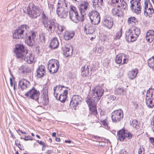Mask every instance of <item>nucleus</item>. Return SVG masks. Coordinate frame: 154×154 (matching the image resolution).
Here are the masks:
<instances>
[{"label":"nucleus","mask_w":154,"mask_h":154,"mask_svg":"<svg viewBox=\"0 0 154 154\" xmlns=\"http://www.w3.org/2000/svg\"><path fill=\"white\" fill-rule=\"evenodd\" d=\"M103 24L104 26L110 29L112 26L113 21L111 19L109 20L106 18L104 19L103 21Z\"/></svg>","instance_id":"cd10ccee"},{"label":"nucleus","mask_w":154,"mask_h":154,"mask_svg":"<svg viewBox=\"0 0 154 154\" xmlns=\"http://www.w3.org/2000/svg\"><path fill=\"white\" fill-rule=\"evenodd\" d=\"M14 51L16 58L21 59L24 58L25 54L27 53V50L25 48L24 46L20 44L15 45Z\"/></svg>","instance_id":"423d86ee"},{"label":"nucleus","mask_w":154,"mask_h":154,"mask_svg":"<svg viewBox=\"0 0 154 154\" xmlns=\"http://www.w3.org/2000/svg\"><path fill=\"white\" fill-rule=\"evenodd\" d=\"M125 93V91L122 88H118L115 91V93L116 95H124Z\"/></svg>","instance_id":"f704fd0d"},{"label":"nucleus","mask_w":154,"mask_h":154,"mask_svg":"<svg viewBox=\"0 0 154 154\" xmlns=\"http://www.w3.org/2000/svg\"><path fill=\"white\" fill-rule=\"evenodd\" d=\"M123 111L121 110H115L112 113V119L114 122L121 121L123 119Z\"/></svg>","instance_id":"f8f14e48"},{"label":"nucleus","mask_w":154,"mask_h":154,"mask_svg":"<svg viewBox=\"0 0 154 154\" xmlns=\"http://www.w3.org/2000/svg\"><path fill=\"white\" fill-rule=\"evenodd\" d=\"M112 12L113 15L117 17H120L123 14L122 10L116 7L112 9Z\"/></svg>","instance_id":"7c9ffc66"},{"label":"nucleus","mask_w":154,"mask_h":154,"mask_svg":"<svg viewBox=\"0 0 154 154\" xmlns=\"http://www.w3.org/2000/svg\"><path fill=\"white\" fill-rule=\"evenodd\" d=\"M111 5L117 8L122 7L124 9L127 7V3L123 0H111Z\"/></svg>","instance_id":"dca6fc26"},{"label":"nucleus","mask_w":154,"mask_h":154,"mask_svg":"<svg viewBox=\"0 0 154 154\" xmlns=\"http://www.w3.org/2000/svg\"><path fill=\"white\" fill-rule=\"evenodd\" d=\"M122 29H121L118 32L116 35L115 38L119 39L121 36L122 35Z\"/></svg>","instance_id":"8fccbe9b"},{"label":"nucleus","mask_w":154,"mask_h":154,"mask_svg":"<svg viewBox=\"0 0 154 154\" xmlns=\"http://www.w3.org/2000/svg\"><path fill=\"white\" fill-rule=\"evenodd\" d=\"M140 34V30L136 27H132L125 33L126 38L128 42H134L136 40Z\"/></svg>","instance_id":"20e7f679"},{"label":"nucleus","mask_w":154,"mask_h":154,"mask_svg":"<svg viewBox=\"0 0 154 154\" xmlns=\"http://www.w3.org/2000/svg\"><path fill=\"white\" fill-rule=\"evenodd\" d=\"M145 5L144 14L146 16L149 14H152L154 12V10L152 8V4L150 3L149 0H145Z\"/></svg>","instance_id":"4468645a"},{"label":"nucleus","mask_w":154,"mask_h":154,"mask_svg":"<svg viewBox=\"0 0 154 154\" xmlns=\"http://www.w3.org/2000/svg\"><path fill=\"white\" fill-rule=\"evenodd\" d=\"M147 62L149 66L154 71V56L149 59Z\"/></svg>","instance_id":"c9c22d12"},{"label":"nucleus","mask_w":154,"mask_h":154,"mask_svg":"<svg viewBox=\"0 0 154 154\" xmlns=\"http://www.w3.org/2000/svg\"><path fill=\"white\" fill-rule=\"evenodd\" d=\"M138 154H144V149L143 146L140 147L138 151Z\"/></svg>","instance_id":"603ef678"},{"label":"nucleus","mask_w":154,"mask_h":154,"mask_svg":"<svg viewBox=\"0 0 154 154\" xmlns=\"http://www.w3.org/2000/svg\"><path fill=\"white\" fill-rule=\"evenodd\" d=\"M26 12L29 16L33 18H36L39 16L41 14L39 8L32 3H30L26 9Z\"/></svg>","instance_id":"39448f33"},{"label":"nucleus","mask_w":154,"mask_h":154,"mask_svg":"<svg viewBox=\"0 0 154 154\" xmlns=\"http://www.w3.org/2000/svg\"><path fill=\"white\" fill-rule=\"evenodd\" d=\"M63 54L68 57L72 54V51L69 48L65 47L63 48Z\"/></svg>","instance_id":"473e14b6"},{"label":"nucleus","mask_w":154,"mask_h":154,"mask_svg":"<svg viewBox=\"0 0 154 154\" xmlns=\"http://www.w3.org/2000/svg\"><path fill=\"white\" fill-rule=\"evenodd\" d=\"M91 23L92 24H98L100 21V16L99 13L94 10L91 11L88 14Z\"/></svg>","instance_id":"1a4fd4ad"},{"label":"nucleus","mask_w":154,"mask_h":154,"mask_svg":"<svg viewBox=\"0 0 154 154\" xmlns=\"http://www.w3.org/2000/svg\"><path fill=\"white\" fill-rule=\"evenodd\" d=\"M146 103L149 108H152L154 106V98L152 97H146Z\"/></svg>","instance_id":"c85d7f7f"},{"label":"nucleus","mask_w":154,"mask_h":154,"mask_svg":"<svg viewBox=\"0 0 154 154\" xmlns=\"http://www.w3.org/2000/svg\"><path fill=\"white\" fill-rule=\"evenodd\" d=\"M45 34L43 32H42L39 34L40 39L41 42L43 43L45 42Z\"/></svg>","instance_id":"79ce46f5"},{"label":"nucleus","mask_w":154,"mask_h":154,"mask_svg":"<svg viewBox=\"0 0 154 154\" xmlns=\"http://www.w3.org/2000/svg\"><path fill=\"white\" fill-rule=\"evenodd\" d=\"M67 97H56V98L62 103H64Z\"/></svg>","instance_id":"a18cd8bd"},{"label":"nucleus","mask_w":154,"mask_h":154,"mask_svg":"<svg viewBox=\"0 0 154 154\" xmlns=\"http://www.w3.org/2000/svg\"><path fill=\"white\" fill-rule=\"evenodd\" d=\"M146 39L149 42H152L154 39V31L150 30L148 31L146 35Z\"/></svg>","instance_id":"393cba45"},{"label":"nucleus","mask_w":154,"mask_h":154,"mask_svg":"<svg viewBox=\"0 0 154 154\" xmlns=\"http://www.w3.org/2000/svg\"><path fill=\"white\" fill-rule=\"evenodd\" d=\"M10 85L11 86H12L13 85V81L12 79L11 78H10Z\"/></svg>","instance_id":"338daca9"},{"label":"nucleus","mask_w":154,"mask_h":154,"mask_svg":"<svg viewBox=\"0 0 154 154\" xmlns=\"http://www.w3.org/2000/svg\"><path fill=\"white\" fill-rule=\"evenodd\" d=\"M29 82L26 80L24 79L20 81L19 83V88H21L22 90L28 87Z\"/></svg>","instance_id":"bb28decb"},{"label":"nucleus","mask_w":154,"mask_h":154,"mask_svg":"<svg viewBox=\"0 0 154 154\" xmlns=\"http://www.w3.org/2000/svg\"><path fill=\"white\" fill-rule=\"evenodd\" d=\"M29 29V26L26 24L20 26L17 29L15 30L13 34L14 39L24 38L27 36Z\"/></svg>","instance_id":"f03ea898"},{"label":"nucleus","mask_w":154,"mask_h":154,"mask_svg":"<svg viewBox=\"0 0 154 154\" xmlns=\"http://www.w3.org/2000/svg\"><path fill=\"white\" fill-rule=\"evenodd\" d=\"M104 92V90L100 87H96L94 90L92 89L91 93L92 96H102Z\"/></svg>","instance_id":"aec40b11"},{"label":"nucleus","mask_w":154,"mask_h":154,"mask_svg":"<svg viewBox=\"0 0 154 154\" xmlns=\"http://www.w3.org/2000/svg\"><path fill=\"white\" fill-rule=\"evenodd\" d=\"M119 154H128V153L125 149H122L120 151Z\"/></svg>","instance_id":"13d9d810"},{"label":"nucleus","mask_w":154,"mask_h":154,"mask_svg":"<svg viewBox=\"0 0 154 154\" xmlns=\"http://www.w3.org/2000/svg\"><path fill=\"white\" fill-rule=\"evenodd\" d=\"M58 4L59 6L57 7V14L60 18H65L68 15L69 10L68 7L69 5L66 0H62L61 3L59 2Z\"/></svg>","instance_id":"7ed1b4c3"},{"label":"nucleus","mask_w":154,"mask_h":154,"mask_svg":"<svg viewBox=\"0 0 154 154\" xmlns=\"http://www.w3.org/2000/svg\"><path fill=\"white\" fill-rule=\"evenodd\" d=\"M138 70L137 69H133L130 71L128 73L129 78L131 80L133 79L136 77Z\"/></svg>","instance_id":"72a5a7b5"},{"label":"nucleus","mask_w":154,"mask_h":154,"mask_svg":"<svg viewBox=\"0 0 154 154\" xmlns=\"http://www.w3.org/2000/svg\"><path fill=\"white\" fill-rule=\"evenodd\" d=\"M54 96H57L60 94V92L58 90L57 86L54 88Z\"/></svg>","instance_id":"de8ad7c7"},{"label":"nucleus","mask_w":154,"mask_h":154,"mask_svg":"<svg viewBox=\"0 0 154 154\" xmlns=\"http://www.w3.org/2000/svg\"><path fill=\"white\" fill-rule=\"evenodd\" d=\"M54 0H48V7L50 8H51V10L52 11H53L54 9V5H53V2H54Z\"/></svg>","instance_id":"37998d69"},{"label":"nucleus","mask_w":154,"mask_h":154,"mask_svg":"<svg viewBox=\"0 0 154 154\" xmlns=\"http://www.w3.org/2000/svg\"><path fill=\"white\" fill-rule=\"evenodd\" d=\"M117 136L120 141H126L132 137V134L128 132H125L124 130H120L117 132Z\"/></svg>","instance_id":"9b49d317"},{"label":"nucleus","mask_w":154,"mask_h":154,"mask_svg":"<svg viewBox=\"0 0 154 154\" xmlns=\"http://www.w3.org/2000/svg\"><path fill=\"white\" fill-rule=\"evenodd\" d=\"M37 76L38 78H41L46 74V71L45 70V66L40 65L36 70Z\"/></svg>","instance_id":"5701e85b"},{"label":"nucleus","mask_w":154,"mask_h":154,"mask_svg":"<svg viewBox=\"0 0 154 154\" xmlns=\"http://www.w3.org/2000/svg\"><path fill=\"white\" fill-rule=\"evenodd\" d=\"M34 58L32 53L30 52H28L27 51V53L25 54V56L22 60L25 61L28 63L31 64L33 62Z\"/></svg>","instance_id":"b1692460"},{"label":"nucleus","mask_w":154,"mask_h":154,"mask_svg":"<svg viewBox=\"0 0 154 154\" xmlns=\"http://www.w3.org/2000/svg\"><path fill=\"white\" fill-rule=\"evenodd\" d=\"M30 97L31 99L35 100L44 106L47 104L48 102L47 97H40V98L38 97Z\"/></svg>","instance_id":"6ab92c4d"},{"label":"nucleus","mask_w":154,"mask_h":154,"mask_svg":"<svg viewBox=\"0 0 154 154\" xmlns=\"http://www.w3.org/2000/svg\"><path fill=\"white\" fill-rule=\"evenodd\" d=\"M40 93L34 88H32L25 94L26 96H38Z\"/></svg>","instance_id":"a878e982"},{"label":"nucleus","mask_w":154,"mask_h":154,"mask_svg":"<svg viewBox=\"0 0 154 154\" xmlns=\"http://www.w3.org/2000/svg\"><path fill=\"white\" fill-rule=\"evenodd\" d=\"M124 57V56L121 54H119L117 55L116 58V62L117 64H120L122 63V57Z\"/></svg>","instance_id":"58836bf2"},{"label":"nucleus","mask_w":154,"mask_h":154,"mask_svg":"<svg viewBox=\"0 0 154 154\" xmlns=\"http://www.w3.org/2000/svg\"><path fill=\"white\" fill-rule=\"evenodd\" d=\"M154 96V89L149 88L147 91L146 96Z\"/></svg>","instance_id":"a19ab883"},{"label":"nucleus","mask_w":154,"mask_h":154,"mask_svg":"<svg viewBox=\"0 0 154 154\" xmlns=\"http://www.w3.org/2000/svg\"><path fill=\"white\" fill-rule=\"evenodd\" d=\"M89 67L90 66L85 64L81 68L82 74L83 77H89L91 73L89 72Z\"/></svg>","instance_id":"4be33fe9"},{"label":"nucleus","mask_w":154,"mask_h":154,"mask_svg":"<svg viewBox=\"0 0 154 154\" xmlns=\"http://www.w3.org/2000/svg\"><path fill=\"white\" fill-rule=\"evenodd\" d=\"M95 99V97H87L86 99V101L89 108L90 113L94 115L97 114Z\"/></svg>","instance_id":"0eeeda50"},{"label":"nucleus","mask_w":154,"mask_h":154,"mask_svg":"<svg viewBox=\"0 0 154 154\" xmlns=\"http://www.w3.org/2000/svg\"><path fill=\"white\" fill-rule=\"evenodd\" d=\"M42 21L44 26L47 28L48 31L53 33L55 30V26L57 23L55 20H49L48 17L43 12L41 15Z\"/></svg>","instance_id":"f257e3e1"},{"label":"nucleus","mask_w":154,"mask_h":154,"mask_svg":"<svg viewBox=\"0 0 154 154\" xmlns=\"http://www.w3.org/2000/svg\"><path fill=\"white\" fill-rule=\"evenodd\" d=\"M36 141L37 142L39 143V144L41 145H45V143L43 142L42 141H39L38 140H37Z\"/></svg>","instance_id":"680f3d73"},{"label":"nucleus","mask_w":154,"mask_h":154,"mask_svg":"<svg viewBox=\"0 0 154 154\" xmlns=\"http://www.w3.org/2000/svg\"><path fill=\"white\" fill-rule=\"evenodd\" d=\"M42 93L43 96H48V91L47 90L45 89H43L42 91Z\"/></svg>","instance_id":"4d7b16f0"},{"label":"nucleus","mask_w":154,"mask_h":154,"mask_svg":"<svg viewBox=\"0 0 154 154\" xmlns=\"http://www.w3.org/2000/svg\"><path fill=\"white\" fill-rule=\"evenodd\" d=\"M116 98V97H108L107 99V103L112 102Z\"/></svg>","instance_id":"6e6d98bb"},{"label":"nucleus","mask_w":154,"mask_h":154,"mask_svg":"<svg viewBox=\"0 0 154 154\" xmlns=\"http://www.w3.org/2000/svg\"><path fill=\"white\" fill-rule=\"evenodd\" d=\"M99 0H93V7L95 9L96 8L98 7Z\"/></svg>","instance_id":"09e8293b"},{"label":"nucleus","mask_w":154,"mask_h":154,"mask_svg":"<svg viewBox=\"0 0 154 154\" xmlns=\"http://www.w3.org/2000/svg\"><path fill=\"white\" fill-rule=\"evenodd\" d=\"M140 1V0H132L130 2L131 10L133 13L137 14H140L141 12V7Z\"/></svg>","instance_id":"9d476101"},{"label":"nucleus","mask_w":154,"mask_h":154,"mask_svg":"<svg viewBox=\"0 0 154 154\" xmlns=\"http://www.w3.org/2000/svg\"><path fill=\"white\" fill-rule=\"evenodd\" d=\"M70 11L69 12V14L71 13V12L75 13L78 12L77 9L74 6L72 5L70 6Z\"/></svg>","instance_id":"49530a36"},{"label":"nucleus","mask_w":154,"mask_h":154,"mask_svg":"<svg viewBox=\"0 0 154 154\" xmlns=\"http://www.w3.org/2000/svg\"><path fill=\"white\" fill-rule=\"evenodd\" d=\"M89 5L87 2H83L79 5V9L81 14L82 16H84L85 15Z\"/></svg>","instance_id":"f3484780"},{"label":"nucleus","mask_w":154,"mask_h":154,"mask_svg":"<svg viewBox=\"0 0 154 154\" xmlns=\"http://www.w3.org/2000/svg\"><path fill=\"white\" fill-rule=\"evenodd\" d=\"M65 88V87L63 86L59 85L57 86L58 90L60 92V91L62 90V88Z\"/></svg>","instance_id":"bf43d9fd"},{"label":"nucleus","mask_w":154,"mask_h":154,"mask_svg":"<svg viewBox=\"0 0 154 154\" xmlns=\"http://www.w3.org/2000/svg\"><path fill=\"white\" fill-rule=\"evenodd\" d=\"M69 17L72 21L74 22L77 23L79 21L83 22L84 20V16L81 15L80 17L78 12L72 13L69 14Z\"/></svg>","instance_id":"2eb2a0df"},{"label":"nucleus","mask_w":154,"mask_h":154,"mask_svg":"<svg viewBox=\"0 0 154 154\" xmlns=\"http://www.w3.org/2000/svg\"><path fill=\"white\" fill-rule=\"evenodd\" d=\"M104 50V48L102 46H100L97 48L95 51V52L98 54H100Z\"/></svg>","instance_id":"c03bdc74"},{"label":"nucleus","mask_w":154,"mask_h":154,"mask_svg":"<svg viewBox=\"0 0 154 154\" xmlns=\"http://www.w3.org/2000/svg\"><path fill=\"white\" fill-rule=\"evenodd\" d=\"M36 35L34 32H32L29 33V35L28 34L27 35L26 37V41L27 44L30 46H32L35 45L36 43Z\"/></svg>","instance_id":"ddd939ff"},{"label":"nucleus","mask_w":154,"mask_h":154,"mask_svg":"<svg viewBox=\"0 0 154 154\" xmlns=\"http://www.w3.org/2000/svg\"><path fill=\"white\" fill-rule=\"evenodd\" d=\"M18 140H15V145L19 147V145H20V144L19 143H18Z\"/></svg>","instance_id":"774afa93"},{"label":"nucleus","mask_w":154,"mask_h":154,"mask_svg":"<svg viewBox=\"0 0 154 154\" xmlns=\"http://www.w3.org/2000/svg\"><path fill=\"white\" fill-rule=\"evenodd\" d=\"M151 125L153 126V127H154V116L152 118V119L151 120Z\"/></svg>","instance_id":"0e129e2a"},{"label":"nucleus","mask_w":154,"mask_h":154,"mask_svg":"<svg viewBox=\"0 0 154 154\" xmlns=\"http://www.w3.org/2000/svg\"><path fill=\"white\" fill-rule=\"evenodd\" d=\"M26 68L24 66H22L19 69V70L22 73H24L26 71Z\"/></svg>","instance_id":"3c124183"},{"label":"nucleus","mask_w":154,"mask_h":154,"mask_svg":"<svg viewBox=\"0 0 154 154\" xmlns=\"http://www.w3.org/2000/svg\"><path fill=\"white\" fill-rule=\"evenodd\" d=\"M131 124L133 126V127L137 129L139 128V123L138 121L136 120H133L131 122Z\"/></svg>","instance_id":"ea45409f"},{"label":"nucleus","mask_w":154,"mask_h":154,"mask_svg":"<svg viewBox=\"0 0 154 154\" xmlns=\"http://www.w3.org/2000/svg\"><path fill=\"white\" fill-rule=\"evenodd\" d=\"M65 29V27L63 26L60 25L58 23H57V26H55V31L57 30L60 33H61Z\"/></svg>","instance_id":"4c0bfd02"},{"label":"nucleus","mask_w":154,"mask_h":154,"mask_svg":"<svg viewBox=\"0 0 154 154\" xmlns=\"http://www.w3.org/2000/svg\"><path fill=\"white\" fill-rule=\"evenodd\" d=\"M81 99V97H72L70 101V105L73 107L74 109H76Z\"/></svg>","instance_id":"a211bd4d"},{"label":"nucleus","mask_w":154,"mask_h":154,"mask_svg":"<svg viewBox=\"0 0 154 154\" xmlns=\"http://www.w3.org/2000/svg\"><path fill=\"white\" fill-rule=\"evenodd\" d=\"M59 63L56 59H52L49 60L48 64V68L49 71L51 73L56 72L59 67Z\"/></svg>","instance_id":"6e6552de"},{"label":"nucleus","mask_w":154,"mask_h":154,"mask_svg":"<svg viewBox=\"0 0 154 154\" xmlns=\"http://www.w3.org/2000/svg\"><path fill=\"white\" fill-rule=\"evenodd\" d=\"M68 93V91L66 90H63L62 94H60L59 96H66Z\"/></svg>","instance_id":"5fc2aeb1"},{"label":"nucleus","mask_w":154,"mask_h":154,"mask_svg":"<svg viewBox=\"0 0 154 154\" xmlns=\"http://www.w3.org/2000/svg\"><path fill=\"white\" fill-rule=\"evenodd\" d=\"M136 19L134 17H131L128 19V23L133 26L135 25L137 23Z\"/></svg>","instance_id":"e433bc0d"},{"label":"nucleus","mask_w":154,"mask_h":154,"mask_svg":"<svg viewBox=\"0 0 154 154\" xmlns=\"http://www.w3.org/2000/svg\"><path fill=\"white\" fill-rule=\"evenodd\" d=\"M100 122L101 123L104 125V127L105 128H108V126L107 125V123L105 120H102Z\"/></svg>","instance_id":"864d4df0"},{"label":"nucleus","mask_w":154,"mask_h":154,"mask_svg":"<svg viewBox=\"0 0 154 154\" xmlns=\"http://www.w3.org/2000/svg\"><path fill=\"white\" fill-rule=\"evenodd\" d=\"M149 139L151 143L154 146V138L153 137H150Z\"/></svg>","instance_id":"052dcab7"},{"label":"nucleus","mask_w":154,"mask_h":154,"mask_svg":"<svg viewBox=\"0 0 154 154\" xmlns=\"http://www.w3.org/2000/svg\"><path fill=\"white\" fill-rule=\"evenodd\" d=\"M59 45V42L56 38L52 39L50 43V47L52 48L55 49L57 48Z\"/></svg>","instance_id":"2f4dec72"},{"label":"nucleus","mask_w":154,"mask_h":154,"mask_svg":"<svg viewBox=\"0 0 154 154\" xmlns=\"http://www.w3.org/2000/svg\"><path fill=\"white\" fill-rule=\"evenodd\" d=\"M127 61H128V60H127L126 58H123V61L122 62V63H121V64H124L126 63Z\"/></svg>","instance_id":"e2e57ef3"},{"label":"nucleus","mask_w":154,"mask_h":154,"mask_svg":"<svg viewBox=\"0 0 154 154\" xmlns=\"http://www.w3.org/2000/svg\"><path fill=\"white\" fill-rule=\"evenodd\" d=\"M75 35L73 31H66L64 34V38L66 40H68L72 38Z\"/></svg>","instance_id":"c756f323"},{"label":"nucleus","mask_w":154,"mask_h":154,"mask_svg":"<svg viewBox=\"0 0 154 154\" xmlns=\"http://www.w3.org/2000/svg\"><path fill=\"white\" fill-rule=\"evenodd\" d=\"M95 28L88 23L85 25L84 31L87 34H92L95 31Z\"/></svg>","instance_id":"412c9836"},{"label":"nucleus","mask_w":154,"mask_h":154,"mask_svg":"<svg viewBox=\"0 0 154 154\" xmlns=\"http://www.w3.org/2000/svg\"><path fill=\"white\" fill-rule=\"evenodd\" d=\"M29 139H30V136H26L25 137L24 140H29Z\"/></svg>","instance_id":"69168bd1"}]
</instances>
